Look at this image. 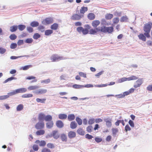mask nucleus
<instances>
[{"label":"nucleus","mask_w":152,"mask_h":152,"mask_svg":"<svg viewBox=\"0 0 152 152\" xmlns=\"http://www.w3.org/2000/svg\"><path fill=\"white\" fill-rule=\"evenodd\" d=\"M152 28V23L151 22L146 23L143 27V29L145 32L144 34L147 38H149L150 37V33Z\"/></svg>","instance_id":"1"},{"label":"nucleus","mask_w":152,"mask_h":152,"mask_svg":"<svg viewBox=\"0 0 152 152\" xmlns=\"http://www.w3.org/2000/svg\"><path fill=\"white\" fill-rule=\"evenodd\" d=\"M113 28L112 26L107 27L102 26L101 27V32L104 33H111L113 31Z\"/></svg>","instance_id":"2"},{"label":"nucleus","mask_w":152,"mask_h":152,"mask_svg":"<svg viewBox=\"0 0 152 152\" xmlns=\"http://www.w3.org/2000/svg\"><path fill=\"white\" fill-rule=\"evenodd\" d=\"M27 91V89L26 88H21L18 89L15 91L10 92V96L13 95L18 93H23L26 92Z\"/></svg>","instance_id":"3"},{"label":"nucleus","mask_w":152,"mask_h":152,"mask_svg":"<svg viewBox=\"0 0 152 152\" xmlns=\"http://www.w3.org/2000/svg\"><path fill=\"white\" fill-rule=\"evenodd\" d=\"M63 59V57L59 56L56 54L53 55L51 57V60L53 62L58 61Z\"/></svg>","instance_id":"4"},{"label":"nucleus","mask_w":152,"mask_h":152,"mask_svg":"<svg viewBox=\"0 0 152 152\" xmlns=\"http://www.w3.org/2000/svg\"><path fill=\"white\" fill-rule=\"evenodd\" d=\"M53 137V138L56 140L59 137L57 130H53L52 132V133L49 135L50 137Z\"/></svg>","instance_id":"5"},{"label":"nucleus","mask_w":152,"mask_h":152,"mask_svg":"<svg viewBox=\"0 0 152 152\" xmlns=\"http://www.w3.org/2000/svg\"><path fill=\"white\" fill-rule=\"evenodd\" d=\"M45 124L43 121L38 122L35 125V128L37 129H41L44 128Z\"/></svg>","instance_id":"6"},{"label":"nucleus","mask_w":152,"mask_h":152,"mask_svg":"<svg viewBox=\"0 0 152 152\" xmlns=\"http://www.w3.org/2000/svg\"><path fill=\"white\" fill-rule=\"evenodd\" d=\"M104 121L105 122L106 125L108 127H110L112 126V119L110 117H108L105 118L104 119Z\"/></svg>","instance_id":"7"},{"label":"nucleus","mask_w":152,"mask_h":152,"mask_svg":"<svg viewBox=\"0 0 152 152\" xmlns=\"http://www.w3.org/2000/svg\"><path fill=\"white\" fill-rule=\"evenodd\" d=\"M101 28H95L94 29L91 28L90 29L89 31V33L91 34H97L98 32H101Z\"/></svg>","instance_id":"8"},{"label":"nucleus","mask_w":152,"mask_h":152,"mask_svg":"<svg viewBox=\"0 0 152 152\" xmlns=\"http://www.w3.org/2000/svg\"><path fill=\"white\" fill-rule=\"evenodd\" d=\"M53 18L51 17L47 18L44 19L42 23L45 24H49L53 23Z\"/></svg>","instance_id":"9"},{"label":"nucleus","mask_w":152,"mask_h":152,"mask_svg":"<svg viewBox=\"0 0 152 152\" xmlns=\"http://www.w3.org/2000/svg\"><path fill=\"white\" fill-rule=\"evenodd\" d=\"M84 27L85 28H83L82 33L83 34L86 35L89 32L88 30L91 28V27L89 25L86 24L85 25Z\"/></svg>","instance_id":"10"},{"label":"nucleus","mask_w":152,"mask_h":152,"mask_svg":"<svg viewBox=\"0 0 152 152\" xmlns=\"http://www.w3.org/2000/svg\"><path fill=\"white\" fill-rule=\"evenodd\" d=\"M81 18V15L77 14H74L71 16V19L74 20H80Z\"/></svg>","instance_id":"11"},{"label":"nucleus","mask_w":152,"mask_h":152,"mask_svg":"<svg viewBox=\"0 0 152 152\" xmlns=\"http://www.w3.org/2000/svg\"><path fill=\"white\" fill-rule=\"evenodd\" d=\"M47 90L45 89H40L34 92L36 94H42L46 93L47 92Z\"/></svg>","instance_id":"12"},{"label":"nucleus","mask_w":152,"mask_h":152,"mask_svg":"<svg viewBox=\"0 0 152 152\" xmlns=\"http://www.w3.org/2000/svg\"><path fill=\"white\" fill-rule=\"evenodd\" d=\"M100 23V21L99 20H94L92 21L91 25L94 28H97V27L99 25Z\"/></svg>","instance_id":"13"},{"label":"nucleus","mask_w":152,"mask_h":152,"mask_svg":"<svg viewBox=\"0 0 152 152\" xmlns=\"http://www.w3.org/2000/svg\"><path fill=\"white\" fill-rule=\"evenodd\" d=\"M142 83V79H139L136 81V84L134 85L135 88L140 87Z\"/></svg>","instance_id":"14"},{"label":"nucleus","mask_w":152,"mask_h":152,"mask_svg":"<svg viewBox=\"0 0 152 152\" xmlns=\"http://www.w3.org/2000/svg\"><path fill=\"white\" fill-rule=\"evenodd\" d=\"M35 143L38 144L40 146H44L46 144V142L44 140L40 141L39 140H37L35 141Z\"/></svg>","instance_id":"15"},{"label":"nucleus","mask_w":152,"mask_h":152,"mask_svg":"<svg viewBox=\"0 0 152 152\" xmlns=\"http://www.w3.org/2000/svg\"><path fill=\"white\" fill-rule=\"evenodd\" d=\"M45 115L44 113H39L38 115V119L39 121H43L45 120Z\"/></svg>","instance_id":"16"},{"label":"nucleus","mask_w":152,"mask_h":152,"mask_svg":"<svg viewBox=\"0 0 152 152\" xmlns=\"http://www.w3.org/2000/svg\"><path fill=\"white\" fill-rule=\"evenodd\" d=\"M115 82H112L110 83L109 84H102L101 85H95V86L97 87H104L107 86V85L110 86L113 85L115 84Z\"/></svg>","instance_id":"17"},{"label":"nucleus","mask_w":152,"mask_h":152,"mask_svg":"<svg viewBox=\"0 0 152 152\" xmlns=\"http://www.w3.org/2000/svg\"><path fill=\"white\" fill-rule=\"evenodd\" d=\"M76 135L75 132L72 131L69 132L68 133V136L69 138H72L75 137Z\"/></svg>","instance_id":"18"},{"label":"nucleus","mask_w":152,"mask_h":152,"mask_svg":"<svg viewBox=\"0 0 152 152\" xmlns=\"http://www.w3.org/2000/svg\"><path fill=\"white\" fill-rule=\"evenodd\" d=\"M56 125L59 128H61L64 126L63 123L60 120L57 121L56 123Z\"/></svg>","instance_id":"19"},{"label":"nucleus","mask_w":152,"mask_h":152,"mask_svg":"<svg viewBox=\"0 0 152 152\" xmlns=\"http://www.w3.org/2000/svg\"><path fill=\"white\" fill-rule=\"evenodd\" d=\"M87 17L89 20H92L95 18V15L94 13H90L88 14Z\"/></svg>","instance_id":"20"},{"label":"nucleus","mask_w":152,"mask_h":152,"mask_svg":"<svg viewBox=\"0 0 152 152\" xmlns=\"http://www.w3.org/2000/svg\"><path fill=\"white\" fill-rule=\"evenodd\" d=\"M77 132L79 134L81 135H83L85 134V131L83 130L82 128H79L77 130Z\"/></svg>","instance_id":"21"},{"label":"nucleus","mask_w":152,"mask_h":152,"mask_svg":"<svg viewBox=\"0 0 152 152\" xmlns=\"http://www.w3.org/2000/svg\"><path fill=\"white\" fill-rule=\"evenodd\" d=\"M144 34H140L138 35L139 39L142 40V41L145 42L146 40V38Z\"/></svg>","instance_id":"22"},{"label":"nucleus","mask_w":152,"mask_h":152,"mask_svg":"<svg viewBox=\"0 0 152 152\" xmlns=\"http://www.w3.org/2000/svg\"><path fill=\"white\" fill-rule=\"evenodd\" d=\"M46 124V127L48 129H50L52 128L53 125V121H50Z\"/></svg>","instance_id":"23"},{"label":"nucleus","mask_w":152,"mask_h":152,"mask_svg":"<svg viewBox=\"0 0 152 152\" xmlns=\"http://www.w3.org/2000/svg\"><path fill=\"white\" fill-rule=\"evenodd\" d=\"M88 7H83L81 8L80 10L81 14H84V13L88 10Z\"/></svg>","instance_id":"24"},{"label":"nucleus","mask_w":152,"mask_h":152,"mask_svg":"<svg viewBox=\"0 0 152 152\" xmlns=\"http://www.w3.org/2000/svg\"><path fill=\"white\" fill-rule=\"evenodd\" d=\"M58 27V24L57 23H55L52 24L50 27V28L53 30H57Z\"/></svg>","instance_id":"25"},{"label":"nucleus","mask_w":152,"mask_h":152,"mask_svg":"<svg viewBox=\"0 0 152 152\" xmlns=\"http://www.w3.org/2000/svg\"><path fill=\"white\" fill-rule=\"evenodd\" d=\"M128 20V17L126 16H123L120 19V21L121 22H127Z\"/></svg>","instance_id":"26"},{"label":"nucleus","mask_w":152,"mask_h":152,"mask_svg":"<svg viewBox=\"0 0 152 152\" xmlns=\"http://www.w3.org/2000/svg\"><path fill=\"white\" fill-rule=\"evenodd\" d=\"M77 124L75 122L72 121L71 122L70 126L72 129H75L77 127Z\"/></svg>","instance_id":"27"},{"label":"nucleus","mask_w":152,"mask_h":152,"mask_svg":"<svg viewBox=\"0 0 152 152\" xmlns=\"http://www.w3.org/2000/svg\"><path fill=\"white\" fill-rule=\"evenodd\" d=\"M113 17V15L112 14L110 13L107 14L105 15V18L106 20H110Z\"/></svg>","instance_id":"28"},{"label":"nucleus","mask_w":152,"mask_h":152,"mask_svg":"<svg viewBox=\"0 0 152 152\" xmlns=\"http://www.w3.org/2000/svg\"><path fill=\"white\" fill-rule=\"evenodd\" d=\"M58 118L61 119H64L67 118V115L64 114H60L58 115Z\"/></svg>","instance_id":"29"},{"label":"nucleus","mask_w":152,"mask_h":152,"mask_svg":"<svg viewBox=\"0 0 152 152\" xmlns=\"http://www.w3.org/2000/svg\"><path fill=\"white\" fill-rule=\"evenodd\" d=\"M52 117L50 115H45V120L46 121H52Z\"/></svg>","instance_id":"30"},{"label":"nucleus","mask_w":152,"mask_h":152,"mask_svg":"<svg viewBox=\"0 0 152 152\" xmlns=\"http://www.w3.org/2000/svg\"><path fill=\"white\" fill-rule=\"evenodd\" d=\"M45 131L44 130H40L36 132V134L37 135H41L44 134L45 133Z\"/></svg>","instance_id":"31"},{"label":"nucleus","mask_w":152,"mask_h":152,"mask_svg":"<svg viewBox=\"0 0 152 152\" xmlns=\"http://www.w3.org/2000/svg\"><path fill=\"white\" fill-rule=\"evenodd\" d=\"M39 86H30L28 88V89L29 91L36 90L39 88Z\"/></svg>","instance_id":"32"},{"label":"nucleus","mask_w":152,"mask_h":152,"mask_svg":"<svg viewBox=\"0 0 152 152\" xmlns=\"http://www.w3.org/2000/svg\"><path fill=\"white\" fill-rule=\"evenodd\" d=\"M30 25L32 27H36L39 26V23L37 21H33L31 22Z\"/></svg>","instance_id":"33"},{"label":"nucleus","mask_w":152,"mask_h":152,"mask_svg":"<svg viewBox=\"0 0 152 152\" xmlns=\"http://www.w3.org/2000/svg\"><path fill=\"white\" fill-rule=\"evenodd\" d=\"M33 95L31 94H26L23 95L22 97L23 98H30L33 97Z\"/></svg>","instance_id":"34"},{"label":"nucleus","mask_w":152,"mask_h":152,"mask_svg":"<svg viewBox=\"0 0 152 152\" xmlns=\"http://www.w3.org/2000/svg\"><path fill=\"white\" fill-rule=\"evenodd\" d=\"M53 32V31L52 30H47L45 31V34L46 36H49L52 34Z\"/></svg>","instance_id":"35"},{"label":"nucleus","mask_w":152,"mask_h":152,"mask_svg":"<svg viewBox=\"0 0 152 152\" xmlns=\"http://www.w3.org/2000/svg\"><path fill=\"white\" fill-rule=\"evenodd\" d=\"M61 140L63 141H66L67 140L66 135L64 134H61Z\"/></svg>","instance_id":"36"},{"label":"nucleus","mask_w":152,"mask_h":152,"mask_svg":"<svg viewBox=\"0 0 152 152\" xmlns=\"http://www.w3.org/2000/svg\"><path fill=\"white\" fill-rule=\"evenodd\" d=\"M75 116L74 115L71 114L69 115L68 116V119L69 121H72L75 119Z\"/></svg>","instance_id":"37"},{"label":"nucleus","mask_w":152,"mask_h":152,"mask_svg":"<svg viewBox=\"0 0 152 152\" xmlns=\"http://www.w3.org/2000/svg\"><path fill=\"white\" fill-rule=\"evenodd\" d=\"M51 81L50 79L49 78L45 80H42L41 81V83H44L45 84H47L50 83Z\"/></svg>","instance_id":"38"},{"label":"nucleus","mask_w":152,"mask_h":152,"mask_svg":"<svg viewBox=\"0 0 152 152\" xmlns=\"http://www.w3.org/2000/svg\"><path fill=\"white\" fill-rule=\"evenodd\" d=\"M18 29L21 31L24 30L26 28V26L24 25H19L18 26Z\"/></svg>","instance_id":"39"},{"label":"nucleus","mask_w":152,"mask_h":152,"mask_svg":"<svg viewBox=\"0 0 152 152\" xmlns=\"http://www.w3.org/2000/svg\"><path fill=\"white\" fill-rule=\"evenodd\" d=\"M10 31L12 32L16 31L18 29V26H13L10 27Z\"/></svg>","instance_id":"40"},{"label":"nucleus","mask_w":152,"mask_h":152,"mask_svg":"<svg viewBox=\"0 0 152 152\" xmlns=\"http://www.w3.org/2000/svg\"><path fill=\"white\" fill-rule=\"evenodd\" d=\"M72 87L75 88L79 89L82 88L84 87V86L83 85L75 84L73 85Z\"/></svg>","instance_id":"41"},{"label":"nucleus","mask_w":152,"mask_h":152,"mask_svg":"<svg viewBox=\"0 0 152 152\" xmlns=\"http://www.w3.org/2000/svg\"><path fill=\"white\" fill-rule=\"evenodd\" d=\"M41 37L40 35L38 33H35L33 36V38L35 39H37Z\"/></svg>","instance_id":"42"},{"label":"nucleus","mask_w":152,"mask_h":152,"mask_svg":"<svg viewBox=\"0 0 152 152\" xmlns=\"http://www.w3.org/2000/svg\"><path fill=\"white\" fill-rule=\"evenodd\" d=\"M23 108V106L22 104L18 105L17 107V110L18 111H20L22 110Z\"/></svg>","instance_id":"43"},{"label":"nucleus","mask_w":152,"mask_h":152,"mask_svg":"<svg viewBox=\"0 0 152 152\" xmlns=\"http://www.w3.org/2000/svg\"><path fill=\"white\" fill-rule=\"evenodd\" d=\"M32 67V65H28L24 66L22 67L21 68V69L24 70H26L28 69L29 68L31 67Z\"/></svg>","instance_id":"44"},{"label":"nucleus","mask_w":152,"mask_h":152,"mask_svg":"<svg viewBox=\"0 0 152 152\" xmlns=\"http://www.w3.org/2000/svg\"><path fill=\"white\" fill-rule=\"evenodd\" d=\"M137 78H138L137 77L134 75L131 76L129 77H128V81L136 80L137 79Z\"/></svg>","instance_id":"45"},{"label":"nucleus","mask_w":152,"mask_h":152,"mask_svg":"<svg viewBox=\"0 0 152 152\" xmlns=\"http://www.w3.org/2000/svg\"><path fill=\"white\" fill-rule=\"evenodd\" d=\"M76 120L77 122L78 125H80L82 124V120L79 117H77L76 118Z\"/></svg>","instance_id":"46"},{"label":"nucleus","mask_w":152,"mask_h":152,"mask_svg":"<svg viewBox=\"0 0 152 152\" xmlns=\"http://www.w3.org/2000/svg\"><path fill=\"white\" fill-rule=\"evenodd\" d=\"M95 122V119L94 118H90L88 121V124L90 125H91L94 124Z\"/></svg>","instance_id":"47"},{"label":"nucleus","mask_w":152,"mask_h":152,"mask_svg":"<svg viewBox=\"0 0 152 152\" xmlns=\"http://www.w3.org/2000/svg\"><path fill=\"white\" fill-rule=\"evenodd\" d=\"M36 101L37 102H41L42 103H45V102L46 100V99H41L39 98H37L36 99Z\"/></svg>","instance_id":"48"},{"label":"nucleus","mask_w":152,"mask_h":152,"mask_svg":"<svg viewBox=\"0 0 152 152\" xmlns=\"http://www.w3.org/2000/svg\"><path fill=\"white\" fill-rule=\"evenodd\" d=\"M119 18L118 17L114 18L113 20V23L114 24L118 23L119 22Z\"/></svg>","instance_id":"49"},{"label":"nucleus","mask_w":152,"mask_h":152,"mask_svg":"<svg viewBox=\"0 0 152 152\" xmlns=\"http://www.w3.org/2000/svg\"><path fill=\"white\" fill-rule=\"evenodd\" d=\"M33 41V39L31 38H28L26 39L25 41V42L26 43L28 44L31 43Z\"/></svg>","instance_id":"50"},{"label":"nucleus","mask_w":152,"mask_h":152,"mask_svg":"<svg viewBox=\"0 0 152 152\" xmlns=\"http://www.w3.org/2000/svg\"><path fill=\"white\" fill-rule=\"evenodd\" d=\"M93 129V127L91 126H88L86 128V131L88 132H92Z\"/></svg>","instance_id":"51"},{"label":"nucleus","mask_w":152,"mask_h":152,"mask_svg":"<svg viewBox=\"0 0 152 152\" xmlns=\"http://www.w3.org/2000/svg\"><path fill=\"white\" fill-rule=\"evenodd\" d=\"M44 28H45L42 25H40L38 27V29L39 31H40L41 32H43L44 31Z\"/></svg>","instance_id":"52"},{"label":"nucleus","mask_w":152,"mask_h":152,"mask_svg":"<svg viewBox=\"0 0 152 152\" xmlns=\"http://www.w3.org/2000/svg\"><path fill=\"white\" fill-rule=\"evenodd\" d=\"M9 97V96L8 95L2 96H0V100L5 99Z\"/></svg>","instance_id":"53"},{"label":"nucleus","mask_w":152,"mask_h":152,"mask_svg":"<svg viewBox=\"0 0 152 152\" xmlns=\"http://www.w3.org/2000/svg\"><path fill=\"white\" fill-rule=\"evenodd\" d=\"M17 38V36L15 34H13L10 35V39L12 40H14Z\"/></svg>","instance_id":"54"},{"label":"nucleus","mask_w":152,"mask_h":152,"mask_svg":"<svg viewBox=\"0 0 152 152\" xmlns=\"http://www.w3.org/2000/svg\"><path fill=\"white\" fill-rule=\"evenodd\" d=\"M26 56H11L10 57V58L12 59H15L18 58H21V57H24Z\"/></svg>","instance_id":"55"},{"label":"nucleus","mask_w":152,"mask_h":152,"mask_svg":"<svg viewBox=\"0 0 152 152\" xmlns=\"http://www.w3.org/2000/svg\"><path fill=\"white\" fill-rule=\"evenodd\" d=\"M125 130L126 132H127L128 131H130L131 130V128L130 127L128 124H127L125 126Z\"/></svg>","instance_id":"56"},{"label":"nucleus","mask_w":152,"mask_h":152,"mask_svg":"<svg viewBox=\"0 0 152 152\" xmlns=\"http://www.w3.org/2000/svg\"><path fill=\"white\" fill-rule=\"evenodd\" d=\"M47 146L49 148H52L54 147V145L53 143H49L47 144Z\"/></svg>","instance_id":"57"},{"label":"nucleus","mask_w":152,"mask_h":152,"mask_svg":"<svg viewBox=\"0 0 152 152\" xmlns=\"http://www.w3.org/2000/svg\"><path fill=\"white\" fill-rule=\"evenodd\" d=\"M95 140L96 142L99 143L101 142L102 140V138L99 137H96L95 138Z\"/></svg>","instance_id":"58"},{"label":"nucleus","mask_w":152,"mask_h":152,"mask_svg":"<svg viewBox=\"0 0 152 152\" xmlns=\"http://www.w3.org/2000/svg\"><path fill=\"white\" fill-rule=\"evenodd\" d=\"M33 148L34 151H37L39 149L38 146L37 145H34L33 146Z\"/></svg>","instance_id":"59"},{"label":"nucleus","mask_w":152,"mask_h":152,"mask_svg":"<svg viewBox=\"0 0 152 152\" xmlns=\"http://www.w3.org/2000/svg\"><path fill=\"white\" fill-rule=\"evenodd\" d=\"M112 133L113 135H115L118 132V129L117 128H113L112 129Z\"/></svg>","instance_id":"60"},{"label":"nucleus","mask_w":152,"mask_h":152,"mask_svg":"<svg viewBox=\"0 0 152 152\" xmlns=\"http://www.w3.org/2000/svg\"><path fill=\"white\" fill-rule=\"evenodd\" d=\"M83 28L82 27L80 26L77 28V30L78 32L80 33L82 32Z\"/></svg>","instance_id":"61"},{"label":"nucleus","mask_w":152,"mask_h":152,"mask_svg":"<svg viewBox=\"0 0 152 152\" xmlns=\"http://www.w3.org/2000/svg\"><path fill=\"white\" fill-rule=\"evenodd\" d=\"M129 124L132 127H134V124L132 121L129 120Z\"/></svg>","instance_id":"62"},{"label":"nucleus","mask_w":152,"mask_h":152,"mask_svg":"<svg viewBox=\"0 0 152 152\" xmlns=\"http://www.w3.org/2000/svg\"><path fill=\"white\" fill-rule=\"evenodd\" d=\"M112 136L111 135H109L107 136L106 138V140L107 141L109 142L111 140Z\"/></svg>","instance_id":"63"},{"label":"nucleus","mask_w":152,"mask_h":152,"mask_svg":"<svg viewBox=\"0 0 152 152\" xmlns=\"http://www.w3.org/2000/svg\"><path fill=\"white\" fill-rule=\"evenodd\" d=\"M42 152H51V151L47 148H44L42 149Z\"/></svg>","instance_id":"64"}]
</instances>
